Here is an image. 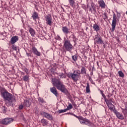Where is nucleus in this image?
Wrapping results in <instances>:
<instances>
[{
	"label": "nucleus",
	"mask_w": 127,
	"mask_h": 127,
	"mask_svg": "<svg viewBox=\"0 0 127 127\" xmlns=\"http://www.w3.org/2000/svg\"><path fill=\"white\" fill-rule=\"evenodd\" d=\"M117 13V15H118V14L119 15H121V13H119L118 11H116Z\"/></svg>",
	"instance_id": "42"
},
{
	"label": "nucleus",
	"mask_w": 127,
	"mask_h": 127,
	"mask_svg": "<svg viewBox=\"0 0 127 127\" xmlns=\"http://www.w3.org/2000/svg\"><path fill=\"white\" fill-rule=\"evenodd\" d=\"M86 92L90 93V85H89V83H87V86L86 87Z\"/></svg>",
	"instance_id": "26"
},
{
	"label": "nucleus",
	"mask_w": 127,
	"mask_h": 127,
	"mask_svg": "<svg viewBox=\"0 0 127 127\" xmlns=\"http://www.w3.org/2000/svg\"><path fill=\"white\" fill-rule=\"evenodd\" d=\"M26 54L28 57H29V56H31V55L30 53H27Z\"/></svg>",
	"instance_id": "40"
},
{
	"label": "nucleus",
	"mask_w": 127,
	"mask_h": 127,
	"mask_svg": "<svg viewBox=\"0 0 127 127\" xmlns=\"http://www.w3.org/2000/svg\"><path fill=\"white\" fill-rule=\"evenodd\" d=\"M17 41H18V37L15 36L11 38L10 42L11 44H14Z\"/></svg>",
	"instance_id": "16"
},
{
	"label": "nucleus",
	"mask_w": 127,
	"mask_h": 127,
	"mask_svg": "<svg viewBox=\"0 0 127 127\" xmlns=\"http://www.w3.org/2000/svg\"><path fill=\"white\" fill-rule=\"evenodd\" d=\"M111 112H114V114H115L116 116L118 118V119H119V120H124L125 118L124 117V115H122V114L120 113V112H118L117 111L116 109H114V111H111Z\"/></svg>",
	"instance_id": "11"
},
{
	"label": "nucleus",
	"mask_w": 127,
	"mask_h": 127,
	"mask_svg": "<svg viewBox=\"0 0 127 127\" xmlns=\"http://www.w3.org/2000/svg\"><path fill=\"white\" fill-rule=\"evenodd\" d=\"M86 74V68L85 67H82L81 69L80 74Z\"/></svg>",
	"instance_id": "27"
},
{
	"label": "nucleus",
	"mask_w": 127,
	"mask_h": 127,
	"mask_svg": "<svg viewBox=\"0 0 127 127\" xmlns=\"http://www.w3.org/2000/svg\"><path fill=\"white\" fill-rule=\"evenodd\" d=\"M98 3L101 8H106V5L104 0H99L98 1Z\"/></svg>",
	"instance_id": "13"
},
{
	"label": "nucleus",
	"mask_w": 127,
	"mask_h": 127,
	"mask_svg": "<svg viewBox=\"0 0 127 127\" xmlns=\"http://www.w3.org/2000/svg\"><path fill=\"white\" fill-rule=\"evenodd\" d=\"M29 31L31 35V36H34L35 35V31L32 28H30Z\"/></svg>",
	"instance_id": "19"
},
{
	"label": "nucleus",
	"mask_w": 127,
	"mask_h": 127,
	"mask_svg": "<svg viewBox=\"0 0 127 127\" xmlns=\"http://www.w3.org/2000/svg\"><path fill=\"white\" fill-rule=\"evenodd\" d=\"M38 101L40 102V103H41V104H43L44 103V100H43V98L39 97Z\"/></svg>",
	"instance_id": "34"
},
{
	"label": "nucleus",
	"mask_w": 127,
	"mask_h": 127,
	"mask_svg": "<svg viewBox=\"0 0 127 127\" xmlns=\"http://www.w3.org/2000/svg\"><path fill=\"white\" fill-rule=\"evenodd\" d=\"M91 7L93 9L94 11L96 12V7L95 6V4L93 3H91Z\"/></svg>",
	"instance_id": "30"
},
{
	"label": "nucleus",
	"mask_w": 127,
	"mask_h": 127,
	"mask_svg": "<svg viewBox=\"0 0 127 127\" xmlns=\"http://www.w3.org/2000/svg\"><path fill=\"white\" fill-rule=\"evenodd\" d=\"M41 123L43 124V126H47V125H48V122H47L45 119H42Z\"/></svg>",
	"instance_id": "23"
},
{
	"label": "nucleus",
	"mask_w": 127,
	"mask_h": 127,
	"mask_svg": "<svg viewBox=\"0 0 127 127\" xmlns=\"http://www.w3.org/2000/svg\"><path fill=\"white\" fill-rule=\"evenodd\" d=\"M89 10H90V11H91V12H92V8H89Z\"/></svg>",
	"instance_id": "44"
},
{
	"label": "nucleus",
	"mask_w": 127,
	"mask_h": 127,
	"mask_svg": "<svg viewBox=\"0 0 127 127\" xmlns=\"http://www.w3.org/2000/svg\"><path fill=\"white\" fill-rule=\"evenodd\" d=\"M116 25H117V16L116 15V14L114 13L112 23V31H114L116 28Z\"/></svg>",
	"instance_id": "8"
},
{
	"label": "nucleus",
	"mask_w": 127,
	"mask_h": 127,
	"mask_svg": "<svg viewBox=\"0 0 127 127\" xmlns=\"http://www.w3.org/2000/svg\"><path fill=\"white\" fill-rule=\"evenodd\" d=\"M24 106L25 107H30V103H29V101L27 100H25L24 102Z\"/></svg>",
	"instance_id": "22"
},
{
	"label": "nucleus",
	"mask_w": 127,
	"mask_h": 127,
	"mask_svg": "<svg viewBox=\"0 0 127 127\" xmlns=\"http://www.w3.org/2000/svg\"><path fill=\"white\" fill-rule=\"evenodd\" d=\"M62 30L63 32H64V33L65 34H69V33H70V32L69 31V28H68V27L66 26L63 27Z\"/></svg>",
	"instance_id": "17"
},
{
	"label": "nucleus",
	"mask_w": 127,
	"mask_h": 127,
	"mask_svg": "<svg viewBox=\"0 0 127 127\" xmlns=\"http://www.w3.org/2000/svg\"><path fill=\"white\" fill-rule=\"evenodd\" d=\"M72 58L73 61L76 62V61H77V60L78 59V57H77L76 55H74V56H72Z\"/></svg>",
	"instance_id": "32"
},
{
	"label": "nucleus",
	"mask_w": 127,
	"mask_h": 127,
	"mask_svg": "<svg viewBox=\"0 0 127 127\" xmlns=\"http://www.w3.org/2000/svg\"><path fill=\"white\" fill-rule=\"evenodd\" d=\"M81 71L80 70H76L73 71V73H70L68 75L69 78H71L74 82H77L81 77Z\"/></svg>",
	"instance_id": "4"
},
{
	"label": "nucleus",
	"mask_w": 127,
	"mask_h": 127,
	"mask_svg": "<svg viewBox=\"0 0 127 127\" xmlns=\"http://www.w3.org/2000/svg\"><path fill=\"white\" fill-rule=\"evenodd\" d=\"M71 109H73V106H72V104H69L68 106L65 109L66 110V111H69V110H71Z\"/></svg>",
	"instance_id": "28"
},
{
	"label": "nucleus",
	"mask_w": 127,
	"mask_h": 127,
	"mask_svg": "<svg viewBox=\"0 0 127 127\" xmlns=\"http://www.w3.org/2000/svg\"><path fill=\"white\" fill-rule=\"evenodd\" d=\"M31 51L32 53L35 55H36V56H41V53L37 50V49H36L35 47H32Z\"/></svg>",
	"instance_id": "12"
},
{
	"label": "nucleus",
	"mask_w": 127,
	"mask_h": 127,
	"mask_svg": "<svg viewBox=\"0 0 127 127\" xmlns=\"http://www.w3.org/2000/svg\"><path fill=\"white\" fill-rule=\"evenodd\" d=\"M94 40L95 44H103V43H104L102 37L99 36V35H96L95 36Z\"/></svg>",
	"instance_id": "7"
},
{
	"label": "nucleus",
	"mask_w": 127,
	"mask_h": 127,
	"mask_svg": "<svg viewBox=\"0 0 127 127\" xmlns=\"http://www.w3.org/2000/svg\"><path fill=\"white\" fill-rule=\"evenodd\" d=\"M93 28L95 31H99L100 30V27L96 24L94 25Z\"/></svg>",
	"instance_id": "21"
},
{
	"label": "nucleus",
	"mask_w": 127,
	"mask_h": 127,
	"mask_svg": "<svg viewBox=\"0 0 127 127\" xmlns=\"http://www.w3.org/2000/svg\"><path fill=\"white\" fill-rule=\"evenodd\" d=\"M70 5L72 6V7H74V4H75V1L74 0H68Z\"/></svg>",
	"instance_id": "24"
},
{
	"label": "nucleus",
	"mask_w": 127,
	"mask_h": 127,
	"mask_svg": "<svg viewBox=\"0 0 127 127\" xmlns=\"http://www.w3.org/2000/svg\"><path fill=\"white\" fill-rule=\"evenodd\" d=\"M52 80L53 84L55 87H56L58 90L63 92V93H67V89L65 87V85L60 81V79L52 78Z\"/></svg>",
	"instance_id": "2"
},
{
	"label": "nucleus",
	"mask_w": 127,
	"mask_h": 127,
	"mask_svg": "<svg viewBox=\"0 0 127 127\" xmlns=\"http://www.w3.org/2000/svg\"><path fill=\"white\" fill-rule=\"evenodd\" d=\"M102 97H103V98H106V96L105 95V94L104 93L102 94Z\"/></svg>",
	"instance_id": "41"
},
{
	"label": "nucleus",
	"mask_w": 127,
	"mask_h": 127,
	"mask_svg": "<svg viewBox=\"0 0 127 127\" xmlns=\"http://www.w3.org/2000/svg\"><path fill=\"white\" fill-rule=\"evenodd\" d=\"M12 119L11 118H5L1 121L0 123L2 125H8L10 123H12Z\"/></svg>",
	"instance_id": "10"
},
{
	"label": "nucleus",
	"mask_w": 127,
	"mask_h": 127,
	"mask_svg": "<svg viewBox=\"0 0 127 127\" xmlns=\"http://www.w3.org/2000/svg\"><path fill=\"white\" fill-rule=\"evenodd\" d=\"M3 113H6V108L5 107H3Z\"/></svg>",
	"instance_id": "38"
},
{
	"label": "nucleus",
	"mask_w": 127,
	"mask_h": 127,
	"mask_svg": "<svg viewBox=\"0 0 127 127\" xmlns=\"http://www.w3.org/2000/svg\"><path fill=\"white\" fill-rule=\"evenodd\" d=\"M1 95L5 101V105L7 107H12L14 105V103L16 102L15 97L12 96L11 93H9L7 91L4 90L3 92L1 91Z\"/></svg>",
	"instance_id": "1"
},
{
	"label": "nucleus",
	"mask_w": 127,
	"mask_h": 127,
	"mask_svg": "<svg viewBox=\"0 0 127 127\" xmlns=\"http://www.w3.org/2000/svg\"><path fill=\"white\" fill-rule=\"evenodd\" d=\"M59 76L60 78H66V74L64 73H62L61 74H60Z\"/></svg>",
	"instance_id": "35"
},
{
	"label": "nucleus",
	"mask_w": 127,
	"mask_h": 127,
	"mask_svg": "<svg viewBox=\"0 0 127 127\" xmlns=\"http://www.w3.org/2000/svg\"><path fill=\"white\" fill-rule=\"evenodd\" d=\"M97 64L99 66V62H97Z\"/></svg>",
	"instance_id": "45"
},
{
	"label": "nucleus",
	"mask_w": 127,
	"mask_h": 127,
	"mask_svg": "<svg viewBox=\"0 0 127 127\" xmlns=\"http://www.w3.org/2000/svg\"><path fill=\"white\" fill-rule=\"evenodd\" d=\"M32 17L33 18V19H34V20H35V19H37V18H38V13H37V12H35L33 13Z\"/></svg>",
	"instance_id": "20"
},
{
	"label": "nucleus",
	"mask_w": 127,
	"mask_h": 127,
	"mask_svg": "<svg viewBox=\"0 0 127 127\" xmlns=\"http://www.w3.org/2000/svg\"><path fill=\"white\" fill-rule=\"evenodd\" d=\"M64 46L66 51H71L73 49V45L68 40H64Z\"/></svg>",
	"instance_id": "6"
},
{
	"label": "nucleus",
	"mask_w": 127,
	"mask_h": 127,
	"mask_svg": "<svg viewBox=\"0 0 127 127\" xmlns=\"http://www.w3.org/2000/svg\"><path fill=\"white\" fill-rule=\"evenodd\" d=\"M105 102L106 103V105H107L108 108L110 110V111H114V110H116L115 105L113 104H115V100H114V98H109V99H105ZM112 103L113 104H112Z\"/></svg>",
	"instance_id": "5"
},
{
	"label": "nucleus",
	"mask_w": 127,
	"mask_h": 127,
	"mask_svg": "<svg viewBox=\"0 0 127 127\" xmlns=\"http://www.w3.org/2000/svg\"><path fill=\"white\" fill-rule=\"evenodd\" d=\"M66 112H67V110L66 109L60 110L58 111L59 114H62V113H65Z\"/></svg>",
	"instance_id": "33"
},
{
	"label": "nucleus",
	"mask_w": 127,
	"mask_h": 127,
	"mask_svg": "<svg viewBox=\"0 0 127 127\" xmlns=\"http://www.w3.org/2000/svg\"><path fill=\"white\" fill-rule=\"evenodd\" d=\"M42 115L45 117V118H46L47 119H48V120H53V117H52V116L47 113L46 112H43L42 113Z\"/></svg>",
	"instance_id": "15"
},
{
	"label": "nucleus",
	"mask_w": 127,
	"mask_h": 127,
	"mask_svg": "<svg viewBox=\"0 0 127 127\" xmlns=\"http://www.w3.org/2000/svg\"><path fill=\"white\" fill-rule=\"evenodd\" d=\"M11 48L13 49V50H14L15 51H16L17 50V47L14 45H12Z\"/></svg>",
	"instance_id": "31"
},
{
	"label": "nucleus",
	"mask_w": 127,
	"mask_h": 127,
	"mask_svg": "<svg viewBox=\"0 0 127 127\" xmlns=\"http://www.w3.org/2000/svg\"><path fill=\"white\" fill-rule=\"evenodd\" d=\"M23 109V106L22 105H20L19 106V110H22Z\"/></svg>",
	"instance_id": "37"
},
{
	"label": "nucleus",
	"mask_w": 127,
	"mask_h": 127,
	"mask_svg": "<svg viewBox=\"0 0 127 127\" xmlns=\"http://www.w3.org/2000/svg\"><path fill=\"white\" fill-rule=\"evenodd\" d=\"M118 74H119L120 77H122V78H124V77L125 76L124 73H123V71H118Z\"/></svg>",
	"instance_id": "29"
},
{
	"label": "nucleus",
	"mask_w": 127,
	"mask_h": 127,
	"mask_svg": "<svg viewBox=\"0 0 127 127\" xmlns=\"http://www.w3.org/2000/svg\"><path fill=\"white\" fill-rule=\"evenodd\" d=\"M23 80L25 82H27L29 80V76L28 75H25L23 77Z\"/></svg>",
	"instance_id": "25"
},
{
	"label": "nucleus",
	"mask_w": 127,
	"mask_h": 127,
	"mask_svg": "<svg viewBox=\"0 0 127 127\" xmlns=\"http://www.w3.org/2000/svg\"><path fill=\"white\" fill-rule=\"evenodd\" d=\"M124 105L125 106V108H121V110L122 111V112L123 113L124 115H127V102H125L124 103Z\"/></svg>",
	"instance_id": "18"
},
{
	"label": "nucleus",
	"mask_w": 127,
	"mask_h": 127,
	"mask_svg": "<svg viewBox=\"0 0 127 127\" xmlns=\"http://www.w3.org/2000/svg\"><path fill=\"white\" fill-rule=\"evenodd\" d=\"M72 116L78 119L81 125H86V126H88V127H93V123L90 122V120L86 119V118H84L82 116H77L74 114H72Z\"/></svg>",
	"instance_id": "3"
},
{
	"label": "nucleus",
	"mask_w": 127,
	"mask_h": 127,
	"mask_svg": "<svg viewBox=\"0 0 127 127\" xmlns=\"http://www.w3.org/2000/svg\"><path fill=\"white\" fill-rule=\"evenodd\" d=\"M46 18V24H48V25H52V17L51 16V14H49L47 16H45Z\"/></svg>",
	"instance_id": "9"
},
{
	"label": "nucleus",
	"mask_w": 127,
	"mask_h": 127,
	"mask_svg": "<svg viewBox=\"0 0 127 127\" xmlns=\"http://www.w3.org/2000/svg\"><path fill=\"white\" fill-rule=\"evenodd\" d=\"M50 91L54 95H55L56 97H58L59 96V94H58V91H57V89H56V88L55 87H51L50 88Z\"/></svg>",
	"instance_id": "14"
},
{
	"label": "nucleus",
	"mask_w": 127,
	"mask_h": 127,
	"mask_svg": "<svg viewBox=\"0 0 127 127\" xmlns=\"http://www.w3.org/2000/svg\"><path fill=\"white\" fill-rule=\"evenodd\" d=\"M104 19H106V18H108V15H107V13L105 12L104 13Z\"/></svg>",
	"instance_id": "36"
},
{
	"label": "nucleus",
	"mask_w": 127,
	"mask_h": 127,
	"mask_svg": "<svg viewBox=\"0 0 127 127\" xmlns=\"http://www.w3.org/2000/svg\"><path fill=\"white\" fill-rule=\"evenodd\" d=\"M100 93H101V95H102V94H104V93L103 92V91H102V90H100Z\"/></svg>",
	"instance_id": "43"
},
{
	"label": "nucleus",
	"mask_w": 127,
	"mask_h": 127,
	"mask_svg": "<svg viewBox=\"0 0 127 127\" xmlns=\"http://www.w3.org/2000/svg\"><path fill=\"white\" fill-rule=\"evenodd\" d=\"M24 71H25V72L28 73V69L27 68H24Z\"/></svg>",
	"instance_id": "39"
}]
</instances>
